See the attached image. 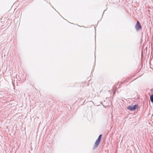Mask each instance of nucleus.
Returning a JSON list of instances; mask_svg holds the SVG:
<instances>
[{
    "label": "nucleus",
    "instance_id": "1",
    "mask_svg": "<svg viewBox=\"0 0 153 153\" xmlns=\"http://www.w3.org/2000/svg\"><path fill=\"white\" fill-rule=\"evenodd\" d=\"M102 136V134H100L99 136L98 139H97L96 142H95L93 149H96L98 147L100 143V142Z\"/></svg>",
    "mask_w": 153,
    "mask_h": 153
},
{
    "label": "nucleus",
    "instance_id": "2",
    "mask_svg": "<svg viewBox=\"0 0 153 153\" xmlns=\"http://www.w3.org/2000/svg\"><path fill=\"white\" fill-rule=\"evenodd\" d=\"M102 136V134H100L99 136L98 139H97L96 142H95L93 149H96L98 147L100 143V142Z\"/></svg>",
    "mask_w": 153,
    "mask_h": 153
},
{
    "label": "nucleus",
    "instance_id": "3",
    "mask_svg": "<svg viewBox=\"0 0 153 153\" xmlns=\"http://www.w3.org/2000/svg\"><path fill=\"white\" fill-rule=\"evenodd\" d=\"M102 136V134H100L99 136L98 139H97L96 142H95L93 149H96L98 147L100 143V142Z\"/></svg>",
    "mask_w": 153,
    "mask_h": 153
},
{
    "label": "nucleus",
    "instance_id": "4",
    "mask_svg": "<svg viewBox=\"0 0 153 153\" xmlns=\"http://www.w3.org/2000/svg\"><path fill=\"white\" fill-rule=\"evenodd\" d=\"M102 136V134H100L99 136L98 139H97L96 142H95L93 149H96L98 147L100 143V142Z\"/></svg>",
    "mask_w": 153,
    "mask_h": 153
},
{
    "label": "nucleus",
    "instance_id": "5",
    "mask_svg": "<svg viewBox=\"0 0 153 153\" xmlns=\"http://www.w3.org/2000/svg\"><path fill=\"white\" fill-rule=\"evenodd\" d=\"M137 107V105H135L132 106L129 105L127 107V108L131 111H133L135 110Z\"/></svg>",
    "mask_w": 153,
    "mask_h": 153
},
{
    "label": "nucleus",
    "instance_id": "6",
    "mask_svg": "<svg viewBox=\"0 0 153 153\" xmlns=\"http://www.w3.org/2000/svg\"><path fill=\"white\" fill-rule=\"evenodd\" d=\"M135 27L136 29H140L141 28V26L140 25V23L138 21H137V22Z\"/></svg>",
    "mask_w": 153,
    "mask_h": 153
},
{
    "label": "nucleus",
    "instance_id": "7",
    "mask_svg": "<svg viewBox=\"0 0 153 153\" xmlns=\"http://www.w3.org/2000/svg\"><path fill=\"white\" fill-rule=\"evenodd\" d=\"M150 100L151 102L153 103V94L151 95L150 96Z\"/></svg>",
    "mask_w": 153,
    "mask_h": 153
},
{
    "label": "nucleus",
    "instance_id": "8",
    "mask_svg": "<svg viewBox=\"0 0 153 153\" xmlns=\"http://www.w3.org/2000/svg\"><path fill=\"white\" fill-rule=\"evenodd\" d=\"M140 29H137V31H138Z\"/></svg>",
    "mask_w": 153,
    "mask_h": 153
}]
</instances>
